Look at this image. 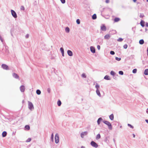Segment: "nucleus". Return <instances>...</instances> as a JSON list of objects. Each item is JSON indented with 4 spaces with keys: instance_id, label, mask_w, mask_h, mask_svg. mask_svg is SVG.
Returning <instances> with one entry per match:
<instances>
[{
    "instance_id": "16",
    "label": "nucleus",
    "mask_w": 148,
    "mask_h": 148,
    "mask_svg": "<svg viewBox=\"0 0 148 148\" xmlns=\"http://www.w3.org/2000/svg\"><path fill=\"white\" fill-rule=\"evenodd\" d=\"M145 22L144 21L141 20L140 22V24L142 27L145 26Z\"/></svg>"
},
{
    "instance_id": "55",
    "label": "nucleus",
    "mask_w": 148,
    "mask_h": 148,
    "mask_svg": "<svg viewBox=\"0 0 148 148\" xmlns=\"http://www.w3.org/2000/svg\"><path fill=\"white\" fill-rule=\"evenodd\" d=\"M134 56L133 55H131V57H132V58H133Z\"/></svg>"
},
{
    "instance_id": "15",
    "label": "nucleus",
    "mask_w": 148,
    "mask_h": 148,
    "mask_svg": "<svg viewBox=\"0 0 148 148\" xmlns=\"http://www.w3.org/2000/svg\"><path fill=\"white\" fill-rule=\"evenodd\" d=\"M60 50L62 54V56H64V51L63 48L62 47H61L60 48Z\"/></svg>"
},
{
    "instance_id": "60",
    "label": "nucleus",
    "mask_w": 148,
    "mask_h": 148,
    "mask_svg": "<svg viewBox=\"0 0 148 148\" xmlns=\"http://www.w3.org/2000/svg\"><path fill=\"white\" fill-rule=\"evenodd\" d=\"M147 55L148 56V51H147Z\"/></svg>"
},
{
    "instance_id": "23",
    "label": "nucleus",
    "mask_w": 148,
    "mask_h": 148,
    "mask_svg": "<svg viewBox=\"0 0 148 148\" xmlns=\"http://www.w3.org/2000/svg\"><path fill=\"white\" fill-rule=\"evenodd\" d=\"M144 41L143 39H141L139 40V43L140 45H142L144 43Z\"/></svg>"
},
{
    "instance_id": "45",
    "label": "nucleus",
    "mask_w": 148,
    "mask_h": 148,
    "mask_svg": "<svg viewBox=\"0 0 148 148\" xmlns=\"http://www.w3.org/2000/svg\"><path fill=\"white\" fill-rule=\"evenodd\" d=\"M0 39L2 42H3V39L1 36H0Z\"/></svg>"
},
{
    "instance_id": "48",
    "label": "nucleus",
    "mask_w": 148,
    "mask_h": 148,
    "mask_svg": "<svg viewBox=\"0 0 148 148\" xmlns=\"http://www.w3.org/2000/svg\"><path fill=\"white\" fill-rule=\"evenodd\" d=\"M100 40H101V41L100 42L99 44H102V42H103L102 40H101V39H99V41Z\"/></svg>"
},
{
    "instance_id": "34",
    "label": "nucleus",
    "mask_w": 148,
    "mask_h": 148,
    "mask_svg": "<svg viewBox=\"0 0 148 148\" xmlns=\"http://www.w3.org/2000/svg\"><path fill=\"white\" fill-rule=\"evenodd\" d=\"M76 23L77 24H80V21L79 19H77L76 20Z\"/></svg>"
},
{
    "instance_id": "51",
    "label": "nucleus",
    "mask_w": 148,
    "mask_h": 148,
    "mask_svg": "<svg viewBox=\"0 0 148 148\" xmlns=\"http://www.w3.org/2000/svg\"><path fill=\"white\" fill-rule=\"evenodd\" d=\"M145 26L147 27H148V23H146L145 24Z\"/></svg>"
},
{
    "instance_id": "42",
    "label": "nucleus",
    "mask_w": 148,
    "mask_h": 148,
    "mask_svg": "<svg viewBox=\"0 0 148 148\" xmlns=\"http://www.w3.org/2000/svg\"><path fill=\"white\" fill-rule=\"evenodd\" d=\"M51 140L52 141H53V134H51Z\"/></svg>"
},
{
    "instance_id": "24",
    "label": "nucleus",
    "mask_w": 148,
    "mask_h": 148,
    "mask_svg": "<svg viewBox=\"0 0 148 148\" xmlns=\"http://www.w3.org/2000/svg\"><path fill=\"white\" fill-rule=\"evenodd\" d=\"M101 138V136L99 134H97L96 137V139L97 140Z\"/></svg>"
},
{
    "instance_id": "32",
    "label": "nucleus",
    "mask_w": 148,
    "mask_h": 148,
    "mask_svg": "<svg viewBox=\"0 0 148 148\" xmlns=\"http://www.w3.org/2000/svg\"><path fill=\"white\" fill-rule=\"evenodd\" d=\"M123 40V39L122 38H120L117 39V41L119 42H122Z\"/></svg>"
},
{
    "instance_id": "31",
    "label": "nucleus",
    "mask_w": 148,
    "mask_h": 148,
    "mask_svg": "<svg viewBox=\"0 0 148 148\" xmlns=\"http://www.w3.org/2000/svg\"><path fill=\"white\" fill-rule=\"evenodd\" d=\"M137 69H133L132 71V73H136Z\"/></svg>"
},
{
    "instance_id": "57",
    "label": "nucleus",
    "mask_w": 148,
    "mask_h": 148,
    "mask_svg": "<svg viewBox=\"0 0 148 148\" xmlns=\"http://www.w3.org/2000/svg\"><path fill=\"white\" fill-rule=\"evenodd\" d=\"M81 148H85V147L83 146H82L81 147Z\"/></svg>"
},
{
    "instance_id": "9",
    "label": "nucleus",
    "mask_w": 148,
    "mask_h": 148,
    "mask_svg": "<svg viewBox=\"0 0 148 148\" xmlns=\"http://www.w3.org/2000/svg\"><path fill=\"white\" fill-rule=\"evenodd\" d=\"M88 134V132L87 131L82 132L81 134V136L82 138H83L84 136Z\"/></svg>"
},
{
    "instance_id": "12",
    "label": "nucleus",
    "mask_w": 148,
    "mask_h": 148,
    "mask_svg": "<svg viewBox=\"0 0 148 148\" xmlns=\"http://www.w3.org/2000/svg\"><path fill=\"white\" fill-rule=\"evenodd\" d=\"M90 50L93 53H94L95 52V49L94 47L91 46L90 48Z\"/></svg>"
},
{
    "instance_id": "59",
    "label": "nucleus",
    "mask_w": 148,
    "mask_h": 148,
    "mask_svg": "<svg viewBox=\"0 0 148 148\" xmlns=\"http://www.w3.org/2000/svg\"><path fill=\"white\" fill-rule=\"evenodd\" d=\"M113 31L114 32H116V31L115 30H113Z\"/></svg>"
},
{
    "instance_id": "62",
    "label": "nucleus",
    "mask_w": 148,
    "mask_h": 148,
    "mask_svg": "<svg viewBox=\"0 0 148 148\" xmlns=\"http://www.w3.org/2000/svg\"><path fill=\"white\" fill-rule=\"evenodd\" d=\"M147 1H148V0H147Z\"/></svg>"
},
{
    "instance_id": "21",
    "label": "nucleus",
    "mask_w": 148,
    "mask_h": 148,
    "mask_svg": "<svg viewBox=\"0 0 148 148\" xmlns=\"http://www.w3.org/2000/svg\"><path fill=\"white\" fill-rule=\"evenodd\" d=\"M144 74L146 75H148V69L145 70L144 72Z\"/></svg>"
},
{
    "instance_id": "43",
    "label": "nucleus",
    "mask_w": 148,
    "mask_h": 148,
    "mask_svg": "<svg viewBox=\"0 0 148 148\" xmlns=\"http://www.w3.org/2000/svg\"><path fill=\"white\" fill-rule=\"evenodd\" d=\"M123 47L124 48L126 49L127 47V44H125L123 46Z\"/></svg>"
},
{
    "instance_id": "14",
    "label": "nucleus",
    "mask_w": 148,
    "mask_h": 148,
    "mask_svg": "<svg viewBox=\"0 0 148 148\" xmlns=\"http://www.w3.org/2000/svg\"><path fill=\"white\" fill-rule=\"evenodd\" d=\"M110 38V35L109 34H107L104 36V38L106 39H109Z\"/></svg>"
},
{
    "instance_id": "3",
    "label": "nucleus",
    "mask_w": 148,
    "mask_h": 148,
    "mask_svg": "<svg viewBox=\"0 0 148 148\" xmlns=\"http://www.w3.org/2000/svg\"><path fill=\"white\" fill-rule=\"evenodd\" d=\"M28 107L29 109L31 110H32L34 109V107L32 103L29 101H28Z\"/></svg>"
},
{
    "instance_id": "35",
    "label": "nucleus",
    "mask_w": 148,
    "mask_h": 148,
    "mask_svg": "<svg viewBox=\"0 0 148 148\" xmlns=\"http://www.w3.org/2000/svg\"><path fill=\"white\" fill-rule=\"evenodd\" d=\"M115 74V73L114 71H111L110 74L111 75H114Z\"/></svg>"
},
{
    "instance_id": "61",
    "label": "nucleus",
    "mask_w": 148,
    "mask_h": 148,
    "mask_svg": "<svg viewBox=\"0 0 148 148\" xmlns=\"http://www.w3.org/2000/svg\"><path fill=\"white\" fill-rule=\"evenodd\" d=\"M22 102L23 103L24 102V101L23 100V101H22Z\"/></svg>"
},
{
    "instance_id": "26",
    "label": "nucleus",
    "mask_w": 148,
    "mask_h": 148,
    "mask_svg": "<svg viewBox=\"0 0 148 148\" xmlns=\"http://www.w3.org/2000/svg\"><path fill=\"white\" fill-rule=\"evenodd\" d=\"M92 18L93 19H95L97 18V16L96 14H94L92 16Z\"/></svg>"
},
{
    "instance_id": "50",
    "label": "nucleus",
    "mask_w": 148,
    "mask_h": 148,
    "mask_svg": "<svg viewBox=\"0 0 148 148\" xmlns=\"http://www.w3.org/2000/svg\"><path fill=\"white\" fill-rule=\"evenodd\" d=\"M109 2V0H106V3H108Z\"/></svg>"
},
{
    "instance_id": "4",
    "label": "nucleus",
    "mask_w": 148,
    "mask_h": 148,
    "mask_svg": "<svg viewBox=\"0 0 148 148\" xmlns=\"http://www.w3.org/2000/svg\"><path fill=\"white\" fill-rule=\"evenodd\" d=\"M90 144L93 147L97 148L98 147V144L94 141H92L90 143Z\"/></svg>"
},
{
    "instance_id": "41",
    "label": "nucleus",
    "mask_w": 148,
    "mask_h": 148,
    "mask_svg": "<svg viewBox=\"0 0 148 148\" xmlns=\"http://www.w3.org/2000/svg\"><path fill=\"white\" fill-rule=\"evenodd\" d=\"M20 9L21 10H25V8L24 6L23 5L21 6V7Z\"/></svg>"
},
{
    "instance_id": "11",
    "label": "nucleus",
    "mask_w": 148,
    "mask_h": 148,
    "mask_svg": "<svg viewBox=\"0 0 148 148\" xmlns=\"http://www.w3.org/2000/svg\"><path fill=\"white\" fill-rule=\"evenodd\" d=\"M12 76L13 77L16 79H19V76L16 73H13L12 74Z\"/></svg>"
},
{
    "instance_id": "20",
    "label": "nucleus",
    "mask_w": 148,
    "mask_h": 148,
    "mask_svg": "<svg viewBox=\"0 0 148 148\" xmlns=\"http://www.w3.org/2000/svg\"><path fill=\"white\" fill-rule=\"evenodd\" d=\"M104 79L107 80H109L110 79L109 76L107 75H106L104 77Z\"/></svg>"
},
{
    "instance_id": "38",
    "label": "nucleus",
    "mask_w": 148,
    "mask_h": 148,
    "mask_svg": "<svg viewBox=\"0 0 148 148\" xmlns=\"http://www.w3.org/2000/svg\"><path fill=\"white\" fill-rule=\"evenodd\" d=\"M127 125L128 126L130 127L132 129H133L134 128V127L130 124H128Z\"/></svg>"
},
{
    "instance_id": "36",
    "label": "nucleus",
    "mask_w": 148,
    "mask_h": 148,
    "mask_svg": "<svg viewBox=\"0 0 148 148\" xmlns=\"http://www.w3.org/2000/svg\"><path fill=\"white\" fill-rule=\"evenodd\" d=\"M139 16L140 18H143L144 16V14L143 13H140Z\"/></svg>"
},
{
    "instance_id": "44",
    "label": "nucleus",
    "mask_w": 148,
    "mask_h": 148,
    "mask_svg": "<svg viewBox=\"0 0 148 148\" xmlns=\"http://www.w3.org/2000/svg\"><path fill=\"white\" fill-rule=\"evenodd\" d=\"M60 1L62 4H64L65 3V0H60Z\"/></svg>"
},
{
    "instance_id": "39",
    "label": "nucleus",
    "mask_w": 148,
    "mask_h": 148,
    "mask_svg": "<svg viewBox=\"0 0 148 148\" xmlns=\"http://www.w3.org/2000/svg\"><path fill=\"white\" fill-rule=\"evenodd\" d=\"M115 59L118 61H120L121 60V58H118L117 57H116L115 58Z\"/></svg>"
},
{
    "instance_id": "54",
    "label": "nucleus",
    "mask_w": 148,
    "mask_h": 148,
    "mask_svg": "<svg viewBox=\"0 0 148 148\" xmlns=\"http://www.w3.org/2000/svg\"><path fill=\"white\" fill-rule=\"evenodd\" d=\"M146 112L148 114V108Z\"/></svg>"
},
{
    "instance_id": "1",
    "label": "nucleus",
    "mask_w": 148,
    "mask_h": 148,
    "mask_svg": "<svg viewBox=\"0 0 148 148\" xmlns=\"http://www.w3.org/2000/svg\"><path fill=\"white\" fill-rule=\"evenodd\" d=\"M95 88L96 89V92L97 95L99 96V97H101V95L100 93V91L99 89L100 86L97 84H96V85L95 86Z\"/></svg>"
},
{
    "instance_id": "18",
    "label": "nucleus",
    "mask_w": 148,
    "mask_h": 148,
    "mask_svg": "<svg viewBox=\"0 0 148 148\" xmlns=\"http://www.w3.org/2000/svg\"><path fill=\"white\" fill-rule=\"evenodd\" d=\"M7 134V133L6 131H4L2 132V136L3 137H5Z\"/></svg>"
},
{
    "instance_id": "27",
    "label": "nucleus",
    "mask_w": 148,
    "mask_h": 148,
    "mask_svg": "<svg viewBox=\"0 0 148 148\" xmlns=\"http://www.w3.org/2000/svg\"><path fill=\"white\" fill-rule=\"evenodd\" d=\"M65 31L67 33H69V32L70 31V29L69 27H67L65 29Z\"/></svg>"
},
{
    "instance_id": "2",
    "label": "nucleus",
    "mask_w": 148,
    "mask_h": 148,
    "mask_svg": "<svg viewBox=\"0 0 148 148\" xmlns=\"http://www.w3.org/2000/svg\"><path fill=\"white\" fill-rule=\"evenodd\" d=\"M103 122L107 125L108 127V129L110 130H112V126L111 124L109 121H103Z\"/></svg>"
},
{
    "instance_id": "46",
    "label": "nucleus",
    "mask_w": 148,
    "mask_h": 148,
    "mask_svg": "<svg viewBox=\"0 0 148 148\" xmlns=\"http://www.w3.org/2000/svg\"><path fill=\"white\" fill-rule=\"evenodd\" d=\"M97 49H98V50H99L100 49V45H98L97 46Z\"/></svg>"
},
{
    "instance_id": "30",
    "label": "nucleus",
    "mask_w": 148,
    "mask_h": 148,
    "mask_svg": "<svg viewBox=\"0 0 148 148\" xmlns=\"http://www.w3.org/2000/svg\"><path fill=\"white\" fill-rule=\"evenodd\" d=\"M82 77L84 78H86V76L85 74L84 73H83L82 74Z\"/></svg>"
},
{
    "instance_id": "13",
    "label": "nucleus",
    "mask_w": 148,
    "mask_h": 148,
    "mask_svg": "<svg viewBox=\"0 0 148 148\" xmlns=\"http://www.w3.org/2000/svg\"><path fill=\"white\" fill-rule=\"evenodd\" d=\"M67 53L68 55L69 56H71L73 55V52L72 51L70 50H68L67 51Z\"/></svg>"
},
{
    "instance_id": "56",
    "label": "nucleus",
    "mask_w": 148,
    "mask_h": 148,
    "mask_svg": "<svg viewBox=\"0 0 148 148\" xmlns=\"http://www.w3.org/2000/svg\"><path fill=\"white\" fill-rule=\"evenodd\" d=\"M134 2H135L136 1V0H133Z\"/></svg>"
},
{
    "instance_id": "33",
    "label": "nucleus",
    "mask_w": 148,
    "mask_h": 148,
    "mask_svg": "<svg viewBox=\"0 0 148 148\" xmlns=\"http://www.w3.org/2000/svg\"><path fill=\"white\" fill-rule=\"evenodd\" d=\"M31 138H29L27 139V140L26 141V142H29L31 141Z\"/></svg>"
},
{
    "instance_id": "7",
    "label": "nucleus",
    "mask_w": 148,
    "mask_h": 148,
    "mask_svg": "<svg viewBox=\"0 0 148 148\" xmlns=\"http://www.w3.org/2000/svg\"><path fill=\"white\" fill-rule=\"evenodd\" d=\"M2 68L5 70H9V68L8 65L5 64H3L1 65Z\"/></svg>"
},
{
    "instance_id": "17",
    "label": "nucleus",
    "mask_w": 148,
    "mask_h": 148,
    "mask_svg": "<svg viewBox=\"0 0 148 148\" xmlns=\"http://www.w3.org/2000/svg\"><path fill=\"white\" fill-rule=\"evenodd\" d=\"M103 120L102 119L101 117H100L99 118L97 121V123L98 125H99L101 121H102Z\"/></svg>"
},
{
    "instance_id": "8",
    "label": "nucleus",
    "mask_w": 148,
    "mask_h": 148,
    "mask_svg": "<svg viewBox=\"0 0 148 148\" xmlns=\"http://www.w3.org/2000/svg\"><path fill=\"white\" fill-rule=\"evenodd\" d=\"M101 29L102 31H105L106 30V27L103 24L101 26Z\"/></svg>"
},
{
    "instance_id": "28",
    "label": "nucleus",
    "mask_w": 148,
    "mask_h": 148,
    "mask_svg": "<svg viewBox=\"0 0 148 148\" xmlns=\"http://www.w3.org/2000/svg\"><path fill=\"white\" fill-rule=\"evenodd\" d=\"M25 129L27 130H29L30 129V127L29 125H26L25 126Z\"/></svg>"
},
{
    "instance_id": "10",
    "label": "nucleus",
    "mask_w": 148,
    "mask_h": 148,
    "mask_svg": "<svg viewBox=\"0 0 148 148\" xmlns=\"http://www.w3.org/2000/svg\"><path fill=\"white\" fill-rule=\"evenodd\" d=\"M20 89L21 92H24L25 89V86L23 85L21 86L20 88Z\"/></svg>"
},
{
    "instance_id": "58",
    "label": "nucleus",
    "mask_w": 148,
    "mask_h": 148,
    "mask_svg": "<svg viewBox=\"0 0 148 148\" xmlns=\"http://www.w3.org/2000/svg\"><path fill=\"white\" fill-rule=\"evenodd\" d=\"M147 30H148V29L147 28H146L145 29V30L146 31H147Z\"/></svg>"
},
{
    "instance_id": "40",
    "label": "nucleus",
    "mask_w": 148,
    "mask_h": 148,
    "mask_svg": "<svg viewBox=\"0 0 148 148\" xmlns=\"http://www.w3.org/2000/svg\"><path fill=\"white\" fill-rule=\"evenodd\" d=\"M110 53L112 55H114L115 54V52L113 51H111L110 52Z\"/></svg>"
},
{
    "instance_id": "49",
    "label": "nucleus",
    "mask_w": 148,
    "mask_h": 148,
    "mask_svg": "<svg viewBox=\"0 0 148 148\" xmlns=\"http://www.w3.org/2000/svg\"><path fill=\"white\" fill-rule=\"evenodd\" d=\"M29 35L28 34H27L25 36V38H29Z\"/></svg>"
},
{
    "instance_id": "5",
    "label": "nucleus",
    "mask_w": 148,
    "mask_h": 148,
    "mask_svg": "<svg viewBox=\"0 0 148 148\" xmlns=\"http://www.w3.org/2000/svg\"><path fill=\"white\" fill-rule=\"evenodd\" d=\"M59 141V137L58 134L57 133L56 134L55 136V143L56 144L58 143Z\"/></svg>"
},
{
    "instance_id": "52",
    "label": "nucleus",
    "mask_w": 148,
    "mask_h": 148,
    "mask_svg": "<svg viewBox=\"0 0 148 148\" xmlns=\"http://www.w3.org/2000/svg\"><path fill=\"white\" fill-rule=\"evenodd\" d=\"M132 135H133V137L134 138H135V135L134 134H132Z\"/></svg>"
},
{
    "instance_id": "25",
    "label": "nucleus",
    "mask_w": 148,
    "mask_h": 148,
    "mask_svg": "<svg viewBox=\"0 0 148 148\" xmlns=\"http://www.w3.org/2000/svg\"><path fill=\"white\" fill-rule=\"evenodd\" d=\"M36 93L38 95H40L41 94V92L40 90L38 89L36 91Z\"/></svg>"
},
{
    "instance_id": "37",
    "label": "nucleus",
    "mask_w": 148,
    "mask_h": 148,
    "mask_svg": "<svg viewBox=\"0 0 148 148\" xmlns=\"http://www.w3.org/2000/svg\"><path fill=\"white\" fill-rule=\"evenodd\" d=\"M119 74L121 75H122L123 74V72L122 71H119Z\"/></svg>"
},
{
    "instance_id": "53",
    "label": "nucleus",
    "mask_w": 148,
    "mask_h": 148,
    "mask_svg": "<svg viewBox=\"0 0 148 148\" xmlns=\"http://www.w3.org/2000/svg\"><path fill=\"white\" fill-rule=\"evenodd\" d=\"M145 121L147 123H148V119H146Z\"/></svg>"
},
{
    "instance_id": "22",
    "label": "nucleus",
    "mask_w": 148,
    "mask_h": 148,
    "mask_svg": "<svg viewBox=\"0 0 148 148\" xmlns=\"http://www.w3.org/2000/svg\"><path fill=\"white\" fill-rule=\"evenodd\" d=\"M120 19L119 18L117 17L115 18L114 19V21L115 22H117L120 21Z\"/></svg>"
},
{
    "instance_id": "6",
    "label": "nucleus",
    "mask_w": 148,
    "mask_h": 148,
    "mask_svg": "<svg viewBox=\"0 0 148 148\" xmlns=\"http://www.w3.org/2000/svg\"><path fill=\"white\" fill-rule=\"evenodd\" d=\"M11 11L12 16L15 18H16L17 16L15 12L13 10H11Z\"/></svg>"
},
{
    "instance_id": "29",
    "label": "nucleus",
    "mask_w": 148,
    "mask_h": 148,
    "mask_svg": "<svg viewBox=\"0 0 148 148\" xmlns=\"http://www.w3.org/2000/svg\"><path fill=\"white\" fill-rule=\"evenodd\" d=\"M57 104L58 106H60L61 104V102L60 100L58 101L57 102Z\"/></svg>"
},
{
    "instance_id": "47",
    "label": "nucleus",
    "mask_w": 148,
    "mask_h": 148,
    "mask_svg": "<svg viewBox=\"0 0 148 148\" xmlns=\"http://www.w3.org/2000/svg\"><path fill=\"white\" fill-rule=\"evenodd\" d=\"M50 88H48L47 90V91L48 93H49L50 92Z\"/></svg>"
},
{
    "instance_id": "19",
    "label": "nucleus",
    "mask_w": 148,
    "mask_h": 148,
    "mask_svg": "<svg viewBox=\"0 0 148 148\" xmlns=\"http://www.w3.org/2000/svg\"><path fill=\"white\" fill-rule=\"evenodd\" d=\"M114 115L113 114H111L110 116H109V118L111 120H113L114 119Z\"/></svg>"
}]
</instances>
